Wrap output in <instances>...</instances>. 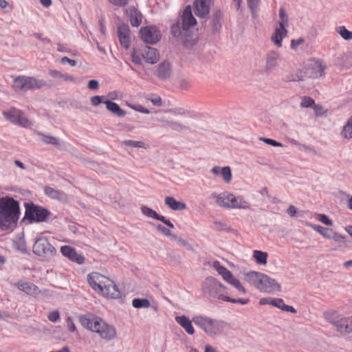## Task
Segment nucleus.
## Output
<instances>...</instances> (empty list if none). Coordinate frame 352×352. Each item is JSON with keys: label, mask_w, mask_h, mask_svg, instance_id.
Masks as SVG:
<instances>
[{"label": "nucleus", "mask_w": 352, "mask_h": 352, "mask_svg": "<svg viewBox=\"0 0 352 352\" xmlns=\"http://www.w3.org/2000/svg\"><path fill=\"white\" fill-rule=\"evenodd\" d=\"M60 252L64 256L73 262H76L78 264H82L85 262V257L82 254H78L75 248L69 245L62 246Z\"/></svg>", "instance_id": "obj_17"}, {"label": "nucleus", "mask_w": 352, "mask_h": 352, "mask_svg": "<svg viewBox=\"0 0 352 352\" xmlns=\"http://www.w3.org/2000/svg\"><path fill=\"white\" fill-rule=\"evenodd\" d=\"M16 286L19 289L24 292L28 295L36 296L40 294L39 288L30 282H18Z\"/></svg>", "instance_id": "obj_27"}, {"label": "nucleus", "mask_w": 352, "mask_h": 352, "mask_svg": "<svg viewBox=\"0 0 352 352\" xmlns=\"http://www.w3.org/2000/svg\"><path fill=\"white\" fill-rule=\"evenodd\" d=\"M175 320L188 334L192 335L195 333V329L192 325V320H190L186 316H177L175 317Z\"/></svg>", "instance_id": "obj_30"}, {"label": "nucleus", "mask_w": 352, "mask_h": 352, "mask_svg": "<svg viewBox=\"0 0 352 352\" xmlns=\"http://www.w3.org/2000/svg\"><path fill=\"white\" fill-rule=\"evenodd\" d=\"M214 226L218 231L228 230L230 228L227 223L217 220L214 221Z\"/></svg>", "instance_id": "obj_51"}, {"label": "nucleus", "mask_w": 352, "mask_h": 352, "mask_svg": "<svg viewBox=\"0 0 352 352\" xmlns=\"http://www.w3.org/2000/svg\"><path fill=\"white\" fill-rule=\"evenodd\" d=\"M46 85L45 81L34 77L19 76L14 79L12 87L15 91H28L39 89Z\"/></svg>", "instance_id": "obj_8"}, {"label": "nucleus", "mask_w": 352, "mask_h": 352, "mask_svg": "<svg viewBox=\"0 0 352 352\" xmlns=\"http://www.w3.org/2000/svg\"><path fill=\"white\" fill-rule=\"evenodd\" d=\"M33 252L45 260H50L56 254V250L47 238L41 237L35 240Z\"/></svg>", "instance_id": "obj_11"}, {"label": "nucleus", "mask_w": 352, "mask_h": 352, "mask_svg": "<svg viewBox=\"0 0 352 352\" xmlns=\"http://www.w3.org/2000/svg\"><path fill=\"white\" fill-rule=\"evenodd\" d=\"M126 13L132 26L138 27L141 25L143 15L137 8L134 6H130L126 10Z\"/></svg>", "instance_id": "obj_24"}, {"label": "nucleus", "mask_w": 352, "mask_h": 352, "mask_svg": "<svg viewBox=\"0 0 352 352\" xmlns=\"http://www.w3.org/2000/svg\"><path fill=\"white\" fill-rule=\"evenodd\" d=\"M60 63L62 64L69 63L72 67L76 66L77 63V62L75 60L70 59L67 56L63 57L60 60Z\"/></svg>", "instance_id": "obj_62"}, {"label": "nucleus", "mask_w": 352, "mask_h": 352, "mask_svg": "<svg viewBox=\"0 0 352 352\" xmlns=\"http://www.w3.org/2000/svg\"><path fill=\"white\" fill-rule=\"evenodd\" d=\"M19 205L13 198L0 199V227L16 223L19 219Z\"/></svg>", "instance_id": "obj_6"}, {"label": "nucleus", "mask_w": 352, "mask_h": 352, "mask_svg": "<svg viewBox=\"0 0 352 352\" xmlns=\"http://www.w3.org/2000/svg\"><path fill=\"white\" fill-rule=\"evenodd\" d=\"M213 267L226 281H228L233 276L232 272L222 266L219 261H214Z\"/></svg>", "instance_id": "obj_35"}, {"label": "nucleus", "mask_w": 352, "mask_h": 352, "mask_svg": "<svg viewBox=\"0 0 352 352\" xmlns=\"http://www.w3.org/2000/svg\"><path fill=\"white\" fill-rule=\"evenodd\" d=\"M252 256L258 265H265L267 264L268 256L267 252L261 250H254Z\"/></svg>", "instance_id": "obj_37"}, {"label": "nucleus", "mask_w": 352, "mask_h": 352, "mask_svg": "<svg viewBox=\"0 0 352 352\" xmlns=\"http://www.w3.org/2000/svg\"><path fill=\"white\" fill-rule=\"evenodd\" d=\"M305 77V72L301 70H297L287 74L284 78L286 82H299L304 80Z\"/></svg>", "instance_id": "obj_34"}, {"label": "nucleus", "mask_w": 352, "mask_h": 352, "mask_svg": "<svg viewBox=\"0 0 352 352\" xmlns=\"http://www.w3.org/2000/svg\"><path fill=\"white\" fill-rule=\"evenodd\" d=\"M49 74L51 77L56 79H60L67 82H74L76 80V78L72 76L68 75L67 74H63L60 72L56 69H50L49 71Z\"/></svg>", "instance_id": "obj_33"}, {"label": "nucleus", "mask_w": 352, "mask_h": 352, "mask_svg": "<svg viewBox=\"0 0 352 352\" xmlns=\"http://www.w3.org/2000/svg\"><path fill=\"white\" fill-rule=\"evenodd\" d=\"M306 225L320 233L323 237L327 239H331V234L334 232L332 229L324 228L321 226L314 225L310 223H306Z\"/></svg>", "instance_id": "obj_32"}, {"label": "nucleus", "mask_w": 352, "mask_h": 352, "mask_svg": "<svg viewBox=\"0 0 352 352\" xmlns=\"http://www.w3.org/2000/svg\"><path fill=\"white\" fill-rule=\"evenodd\" d=\"M45 193L53 198L56 199H61L63 197H65V194L60 191L56 190L50 186H47L45 188Z\"/></svg>", "instance_id": "obj_39"}, {"label": "nucleus", "mask_w": 352, "mask_h": 352, "mask_svg": "<svg viewBox=\"0 0 352 352\" xmlns=\"http://www.w3.org/2000/svg\"><path fill=\"white\" fill-rule=\"evenodd\" d=\"M331 239H333L336 244V249L338 251H344L351 246V240L346 236L333 232Z\"/></svg>", "instance_id": "obj_22"}, {"label": "nucleus", "mask_w": 352, "mask_h": 352, "mask_svg": "<svg viewBox=\"0 0 352 352\" xmlns=\"http://www.w3.org/2000/svg\"><path fill=\"white\" fill-rule=\"evenodd\" d=\"M341 333H349L352 332V324L351 317L340 318L330 321Z\"/></svg>", "instance_id": "obj_16"}, {"label": "nucleus", "mask_w": 352, "mask_h": 352, "mask_svg": "<svg viewBox=\"0 0 352 352\" xmlns=\"http://www.w3.org/2000/svg\"><path fill=\"white\" fill-rule=\"evenodd\" d=\"M38 135L41 137V141L45 144H52L55 146L59 145L58 140L56 138L50 135H46L39 133Z\"/></svg>", "instance_id": "obj_46"}, {"label": "nucleus", "mask_w": 352, "mask_h": 352, "mask_svg": "<svg viewBox=\"0 0 352 352\" xmlns=\"http://www.w3.org/2000/svg\"><path fill=\"white\" fill-rule=\"evenodd\" d=\"M260 140L263 141V142H265L267 144H270V145H272V146H282L281 143H280L278 142H276V141H275L274 140H272V139L261 138Z\"/></svg>", "instance_id": "obj_60"}, {"label": "nucleus", "mask_w": 352, "mask_h": 352, "mask_svg": "<svg viewBox=\"0 0 352 352\" xmlns=\"http://www.w3.org/2000/svg\"><path fill=\"white\" fill-rule=\"evenodd\" d=\"M122 144L126 146L133 148H147L148 146L142 141H135L131 140H124L122 141Z\"/></svg>", "instance_id": "obj_41"}, {"label": "nucleus", "mask_w": 352, "mask_h": 352, "mask_svg": "<svg viewBox=\"0 0 352 352\" xmlns=\"http://www.w3.org/2000/svg\"><path fill=\"white\" fill-rule=\"evenodd\" d=\"M157 121L163 123V126L164 127H168L171 130L177 132H182L189 129L187 125L178 120H166L163 119H157Z\"/></svg>", "instance_id": "obj_26"}, {"label": "nucleus", "mask_w": 352, "mask_h": 352, "mask_svg": "<svg viewBox=\"0 0 352 352\" xmlns=\"http://www.w3.org/2000/svg\"><path fill=\"white\" fill-rule=\"evenodd\" d=\"M67 324L70 331L74 332L76 330L75 324L70 316L67 317Z\"/></svg>", "instance_id": "obj_63"}, {"label": "nucleus", "mask_w": 352, "mask_h": 352, "mask_svg": "<svg viewBox=\"0 0 352 352\" xmlns=\"http://www.w3.org/2000/svg\"><path fill=\"white\" fill-rule=\"evenodd\" d=\"M341 135L344 138H352V116L349 118L346 124L344 126Z\"/></svg>", "instance_id": "obj_38"}, {"label": "nucleus", "mask_w": 352, "mask_h": 352, "mask_svg": "<svg viewBox=\"0 0 352 352\" xmlns=\"http://www.w3.org/2000/svg\"><path fill=\"white\" fill-rule=\"evenodd\" d=\"M142 41L148 44H155L159 41L161 35L160 32L155 27H144L140 30Z\"/></svg>", "instance_id": "obj_12"}, {"label": "nucleus", "mask_w": 352, "mask_h": 352, "mask_svg": "<svg viewBox=\"0 0 352 352\" xmlns=\"http://www.w3.org/2000/svg\"><path fill=\"white\" fill-rule=\"evenodd\" d=\"M172 74V67L170 63L164 60L157 65L155 71V75L162 80L168 79Z\"/></svg>", "instance_id": "obj_21"}, {"label": "nucleus", "mask_w": 352, "mask_h": 352, "mask_svg": "<svg viewBox=\"0 0 352 352\" xmlns=\"http://www.w3.org/2000/svg\"><path fill=\"white\" fill-rule=\"evenodd\" d=\"M103 103L106 105L108 111L118 117H124L126 115V111L120 108V107L116 102L111 100H105Z\"/></svg>", "instance_id": "obj_28"}, {"label": "nucleus", "mask_w": 352, "mask_h": 352, "mask_svg": "<svg viewBox=\"0 0 352 352\" xmlns=\"http://www.w3.org/2000/svg\"><path fill=\"white\" fill-rule=\"evenodd\" d=\"M25 217L30 222H44L46 221L47 218L50 216V212L33 203H25Z\"/></svg>", "instance_id": "obj_9"}, {"label": "nucleus", "mask_w": 352, "mask_h": 352, "mask_svg": "<svg viewBox=\"0 0 352 352\" xmlns=\"http://www.w3.org/2000/svg\"><path fill=\"white\" fill-rule=\"evenodd\" d=\"M192 322L212 338L222 334L227 327V324L224 321L206 316H194Z\"/></svg>", "instance_id": "obj_7"}, {"label": "nucleus", "mask_w": 352, "mask_h": 352, "mask_svg": "<svg viewBox=\"0 0 352 352\" xmlns=\"http://www.w3.org/2000/svg\"><path fill=\"white\" fill-rule=\"evenodd\" d=\"M304 42L305 40L302 38H299L296 40L293 39L291 41V47L293 50H296L298 46L302 44Z\"/></svg>", "instance_id": "obj_59"}, {"label": "nucleus", "mask_w": 352, "mask_h": 352, "mask_svg": "<svg viewBox=\"0 0 352 352\" xmlns=\"http://www.w3.org/2000/svg\"><path fill=\"white\" fill-rule=\"evenodd\" d=\"M308 74L311 78L321 77L324 71V66L320 60H311L307 67Z\"/></svg>", "instance_id": "obj_19"}, {"label": "nucleus", "mask_w": 352, "mask_h": 352, "mask_svg": "<svg viewBox=\"0 0 352 352\" xmlns=\"http://www.w3.org/2000/svg\"><path fill=\"white\" fill-rule=\"evenodd\" d=\"M223 14L220 10H216L212 19V28L214 32H217L221 27Z\"/></svg>", "instance_id": "obj_36"}, {"label": "nucleus", "mask_w": 352, "mask_h": 352, "mask_svg": "<svg viewBox=\"0 0 352 352\" xmlns=\"http://www.w3.org/2000/svg\"><path fill=\"white\" fill-rule=\"evenodd\" d=\"M142 56L145 61L150 64H155L160 58L157 49L148 46L142 48Z\"/></svg>", "instance_id": "obj_23"}, {"label": "nucleus", "mask_w": 352, "mask_h": 352, "mask_svg": "<svg viewBox=\"0 0 352 352\" xmlns=\"http://www.w3.org/2000/svg\"><path fill=\"white\" fill-rule=\"evenodd\" d=\"M227 282L234 287L239 292L242 294H245L246 290L245 287L242 285L239 280L236 278L234 276H232Z\"/></svg>", "instance_id": "obj_44"}, {"label": "nucleus", "mask_w": 352, "mask_h": 352, "mask_svg": "<svg viewBox=\"0 0 352 352\" xmlns=\"http://www.w3.org/2000/svg\"><path fill=\"white\" fill-rule=\"evenodd\" d=\"M244 280L257 289L267 294H273L281 290L280 285L267 275L251 271L244 275Z\"/></svg>", "instance_id": "obj_3"}, {"label": "nucleus", "mask_w": 352, "mask_h": 352, "mask_svg": "<svg viewBox=\"0 0 352 352\" xmlns=\"http://www.w3.org/2000/svg\"><path fill=\"white\" fill-rule=\"evenodd\" d=\"M287 33L286 28H277L275 33L272 36V41L277 47H280L282 46V40L287 36Z\"/></svg>", "instance_id": "obj_31"}, {"label": "nucleus", "mask_w": 352, "mask_h": 352, "mask_svg": "<svg viewBox=\"0 0 352 352\" xmlns=\"http://www.w3.org/2000/svg\"><path fill=\"white\" fill-rule=\"evenodd\" d=\"M100 294L111 298H118L121 296V292L118 286L109 278L102 287V292Z\"/></svg>", "instance_id": "obj_14"}, {"label": "nucleus", "mask_w": 352, "mask_h": 352, "mask_svg": "<svg viewBox=\"0 0 352 352\" xmlns=\"http://www.w3.org/2000/svg\"><path fill=\"white\" fill-rule=\"evenodd\" d=\"M271 305L278 307L282 310L284 305V301L281 298H272Z\"/></svg>", "instance_id": "obj_55"}, {"label": "nucleus", "mask_w": 352, "mask_h": 352, "mask_svg": "<svg viewBox=\"0 0 352 352\" xmlns=\"http://www.w3.org/2000/svg\"><path fill=\"white\" fill-rule=\"evenodd\" d=\"M156 228L157 231H159L165 236H169L170 238H171L172 236L174 234L170 232V230L167 229L166 228L162 225H157Z\"/></svg>", "instance_id": "obj_54"}, {"label": "nucleus", "mask_w": 352, "mask_h": 352, "mask_svg": "<svg viewBox=\"0 0 352 352\" xmlns=\"http://www.w3.org/2000/svg\"><path fill=\"white\" fill-rule=\"evenodd\" d=\"M4 118L14 124L23 128H31L32 122L28 119L24 113L15 108L11 107L2 113Z\"/></svg>", "instance_id": "obj_10"}, {"label": "nucleus", "mask_w": 352, "mask_h": 352, "mask_svg": "<svg viewBox=\"0 0 352 352\" xmlns=\"http://www.w3.org/2000/svg\"><path fill=\"white\" fill-rule=\"evenodd\" d=\"M336 32L340 35V36L346 40H352V32L348 30L344 26H338L336 28Z\"/></svg>", "instance_id": "obj_40"}, {"label": "nucleus", "mask_w": 352, "mask_h": 352, "mask_svg": "<svg viewBox=\"0 0 352 352\" xmlns=\"http://www.w3.org/2000/svg\"><path fill=\"white\" fill-rule=\"evenodd\" d=\"M87 87L91 90H97L99 88V82L96 80H91L88 82Z\"/></svg>", "instance_id": "obj_61"}, {"label": "nucleus", "mask_w": 352, "mask_h": 352, "mask_svg": "<svg viewBox=\"0 0 352 352\" xmlns=\"http://www.w3.org/2000/svg\"><path fill=\"white\" fill-rule=\"evenodd\" d=\"M211 198L215 199L217 205L226 209H250V204L243 196H236L225 191L221 193L212 192Z\"/></svg>", "instance_id": "obj_5"}, {"label": "nucleus", "mask_w": 352, "mask_h": 352, "mask_svg": "<svg viewBox=\"0 0 352 352\" xmlns=\"http://www.w3.org/2000/svg\"><path fill=\"white\" fill-rule=\"evenodd\" d=\"M173 241H176L180 246L186 248L188 251H193V248L191 244H190L187 241L182 239V237H179L175 234H173L170 238Z\"/></svg>", "instance_id": "obj_43"}, {"label": "nucleus", "mask_w": 352, "mask_h": 352, "mask_svg": "<svg viewBox=\"0 0 352 352\" xmlns=\"http://www.w3.org/2000/svg\"><path fill=\"white\" fill-rule=\"evenodd\" d=\"M211 173L217 176H220L223 181L229 184L232 180V172L229 166L220 167L218 166H214L211 169Z\"/></svg>", "instance_id": "obj_25"}, {"label": "nucleus", "mask_w": 352, "mask_h": 352, "mask_svg": "<svg viewBox=\"0 0 352 352\" xmlns=\"http://www.w3.org/2000/svg\"><path fill=\"white\" fill-rule=\"evenodd\" d=\"M182 20V23H177L171 26V32L173 36L177 38L179 42L186 44L188 41V38L191 36V32L188 29L197 24V21L192 14L190 6L185 8Z\"/></svg>", "instance_id": "obj_4"}, {"label": "nucleus", "mask_w": 352, "mask_h": 352, "mask_svg": "<svg viewBox=\"0 0 352 352\" xmlns=\"http://www.w3.org/2000/svg\"><path fill=\"white\" fill-rule=\"evenodd\" d=\"M280 54L274 50L270 51L266 55L265 71L270 73L278 65Z\"/></svg>", "instance_id": "obj_18"}, {"label": "nucleus", "mask_w": 352, "mask_h": 352, "mask_svg": "<svg viewBox=\"0 0 352 352\" xmlns=\"http://www.w3.org/2000/svg\"><path fill=\"white\" fill-rule=\"evenodd\" d=\"M79 321L83 327L98 333L102 339L111 340L116 338V329L98 316L87 314L80 316Z\"/></svg>", "instance_id": "obj_1"}, {"label": "nucleus", "mask_w": 352, "mask_h": 352, "mask_svg": "<svg viewBox=\"0 0 352 352\" xmlns=\"http://www.w3.org/2000/svg\"><path fill=\"white\" fill-rule=\"evenodd\" d=\"M60 318L59 311L56 310L50 312L48 315V319L51 322H55Z\"/></svg>", "instance_id": "obj_57"}, {"label": "nucleus", "mask_w": 352, "mask_h": 352, "mask_svg": "<svg viewBox=\"0 0 352 352\" xmlns=\"http://www.w3.org/2000/svg\"><path fill=\"white\" fill-rule=\"evenodd\" d=\"M107 278V277L98 272H91L87 275V281L89 285L98 294L102 292V287Z\"/></svg>", "instance_id": "obj_13"}, {"label": "nucleus", "mask_w": 352, "mask_h": 352, "mask_svg": "<svg viewBox=\"0 0 352 352\" xmlns=\"http://www.w3.org/2000/svg\"><path fill=\"white\" fill-rule=\"evenodd\" d=\"M287 212L288 215H289L290 217H294L296 214V207L292 205L289 206L287 210Z\"/></svg>", "instance_id": "obj_64"}, {"label": "nucleus", "mask_w": 352, "mask_h": 352, "mask_svg": "<svg viewBox=\"0 0 352 352\" xmlns=\"http://www.w3.org/2000/svg\"><path fill=\"white\" fill-rule=\"evenodd\" d=\"M142 49L135 50L134 49L131 54V59L133 63L135 65H141L142 60Z\"/></svg>", "instance_id": "obj_47"}, {"label": "nucleus", "mask_w": 352, "mask_h": 352, "mask_svg": "<svg viewBox=\"0 0 352 352\" xmlns=\"http://www.w3.org/2000/svg\"><path fill=\"white\" fill-rule=\"evenodd\" d=\"M164 203L173 210H183L186 208L185 203L177 201L173 197H166Z\"/></svg>", "instance_id": "obj_29"}, {"label": "nucleus", "mask_w": 352, "mask_h": 352, "mask_svg": "<svg viewBox=\"0 0 352 352\" xmlns=\"http://www.w3.org/2000/svg\"><path fill=\"white\" fill-rule=\"evenodd\" d=\"M212 0H195V13L199 18H205L210 12Z\"/></svg>", "instance_id": "obj_15"}, {"label": "nucleus", "mask_w": 352, "mask_h": 352, "mask_svg": "<svg viewBox=\"0 0 352 352\" xmlns=\"http://www.w3.org/2000/svg\"><path fill=\"white\" fill-rule=\"evenodd\" d=\"M280 21L278 25L280 28H285L288 25V16L283 8L279 10Z\"/></svg>", "instance_id": "obj_45"}, {"label": "nucleus", "mask_w": 352, "mask_h": 352, "mask_svg": "<svg viewBox=\"0 0 352 352\" xmlns=\"http://www.w3.org/2000/svg\"><path fill=\"white\" fill-rule=\"evenodd\" d=\"M226 287L221 283L217 279L209 276L205 279L202 283V292L204 295L212 300H223L233 303H240L246 305L249 302V299L245 298H232L226 296Z\"/></svg>", "instance_id": "obj_2"}, {"label": "nucleus", "mask_w": 352, "mask_h": 352, "mask_svg": "<svg viewBox=\"0 0 352 352\" xmlns=\"http://www.w3.org/2000/svg\"><path fill=\"white\" fill-rule=\"evenodd\" d=\"M141 211L144 215L153 219H155L157 215V212L155 210L145 206H142Z\"/></svg>", "instance_id": "obj_49"}, {"label": "nucleus", "mask_w": 352, "mask_h": 352, "mask_svg": "<svg viewBox=\"0 0 352 352\" xmlns=\"http://www.w3.org/2000/svg\"><path fill=\"white\" fill-rule=\"evenodd\" d=\"M104 98V96H94L91 98V103L93 106L96 107L98 106L100 104L103 103L104 101L103 99Z\"/></svg>", "instance_id": "obj_53"}, {"label": "nucleus", "mask_w": 352, "mask_h": 352, "mask_svg": "<svg viewBox=\"0 0 352 352\" xmlns=\"http://www.w3.org/2000/svg\"><path fill=\"white\" fill-rule=\"evenodd\" d=\"M118 36L120 45L128 49L131 43L130 30L127 25L122 24L118 28Z\"/></svg>", "instance_id": "obj_20"}, {"label": "nucleus", "mask_w": 352, "mask_h": 352, "mask_svg": "<svg viewBox=\"0 0 352 352\" xmlns=\"http://www.w3.org/2000/svg\"><path fill=\"white\" fill-rule=\"evenodd\" d=\"M316 219L326 226H332L333 225V221L331 219H329L326 214H317Z\"/></svg>", "instance_id": "obj_50"}, {"label": "nucleus", "mask_w": 352, "mask_h": 352, "mask_svg": "<svg viewBox=\"0 0 352 352\" xmlns=\"http://www.w3.org/2000/svg\"><path fill=\"white\" fill-rule=\"evenodd\" d=\"M109 3L113 6L123 7L128 4L129 0H109Z\"/></svg>", "instance_id": "obj_58"}, {"label": "nucleus", "mask_w": 352, "mask_h": 352, "mask_svg": "<svg viewBox=\"0 0 352 352\" xmlns=\"http://www.w3.org/2000/svg\"><path fill=\"white\" fill-rule=\"evenodd\" d=\"M248 6L252 14L253 17H256V12L258 6L259 0H247Z\"/></svg>", "instance_id": "obj_48"}, {"label": "nucleus", "mask_w": 352, "mask_h": 352, "mask_svg": "<svg viewBox=\"0 0 352 352\" xmlns=\"http://www.w3.org/2000/svg\"><path fill=\"white\" fill-rule=\"evenodd\" d=\"M300 105L302 107H312L313 108L314 106L315 105V102L311 98L305 96L302 98Z\"/></svg>", "instance_id": "obj_52"}, {"label": "nucleus", "mask_w": 352, "mask_h": 352, "mask_svg": "<svg viewBox=\"0 0 352 352\" xmlns=\"http://www.w3.org/2000/svg\"><path fill=\"white\" fill-rule=\"evenodd\" d=\"M129 106L131 109H133L138 112H140V113H146V114H148L150 113L148 109H147L146 108H144L143 106H142L140 104H137V105L130 104Z\"/></svg>", "instance_id": "obj_56"}, {"label": "nucleus", "mask_w": 352, "mask_h": 352, "mask_svg": "<svg viewBox=\"0 0 352 352\" xmlns=\"http://www.w3.org/2000/svg\"><path fill=\"white\" fill-rule=\"evenodd\" d=\"M132 305L135 308H148L151 306V302L146 298H135L132 301Z\"/></svg>", "instance_id": "obj_42"}]
</instances>
